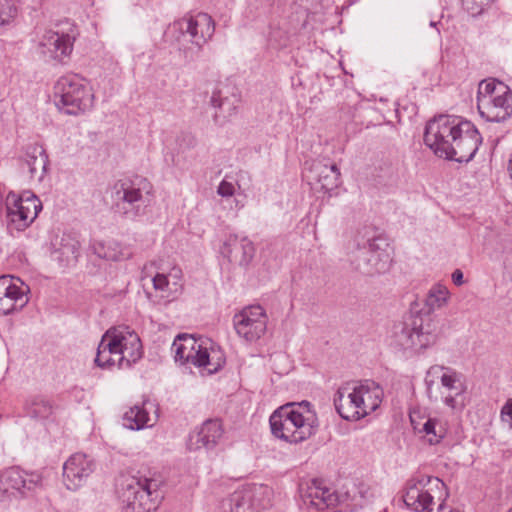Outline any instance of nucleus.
Segmentation results:
<instances>
[{
    "label": "nucleus",
    "mask_w": 512,
    "mask_h": 512,
    "mask_svg": "<svg viewBox=\"0 0 512 512\" xmlns=\"http://www.w3.org/2000/svg\"><path fill=\"white\" fill-rule=\"evenodd\" d=\"M56 253L58 254V259L64 265H73L77 262L80 255V243L69 236L63 237Z\"/></svg>",
    "instance_id": "34"
},
{
    "label": "nucleus",
    "mask_w": 512,
    "mask_h": 512,
    "mask_svg": "<svg viewBox=\"0 0 512 512\" xmlns=\"http://www.w3.org/2000/svg\"><path fill=\"white\" fill-rule=\"evenodd\" d=\"M477 108L482 118L490 122H501L512 114V93L510 95H498L491 99L477 102Z\"/></svg>",
    "instance_id": "21"
},
{
    "label": "nucleus",
    "mask_w": 512,
    "mask_h": 512,
    "mask_svg": "<svg viewBox=\"0 0 512 512\" xmlns=\"http://www.w3.org/2000/svg\"><path fill=\"white\" fill-rule=\"evenodd\" d=\"M358 386V405L359 414L364 418L374 412L381 404L383 398V389L374 381L366 380L357 384Z\"/></svg>",
    "instance_id": "25"
},
{
    "label": "nucleus",
    "mask_w": 512,
    "mask_h": 512,
    "mask_svg": "<svg viewBox=\"0 0 512 512\" xmlns=\"http://www.w3.org/2000/svg\"><path fill=\"white\" fill-rule=\"evenodd\" d=\"M389 250V243L381 236L368 238L362 243L357 240V250L353 252L351 263L364 275L382 273L391 262Z\"/></svg>",
    "instance_id": "9"
},
{
    "label": "nucleus",
    "mask_w": 512,
    "mask_h": 512,
    "mask_svg": "<svg viewBox=\"0 0 512 512\" xmlns=\"http://www.w3.org/2000/svg\"><path fill=\"white\" fill-rule=\"evenodd\" d=\"M400 341L404 348L420 351L432 345L436 341V335L432 332L430 319L421 315H412L411 322L406 323L401 331Z\"/></svg>",
    "instance_id": "15"
},
{
    "label": "nucleus",
    "mask_w": 512,
    "mask_h": 512,
    "mask_svg": "<svg viewBox=\"0 0 512 512\" xmlns=\"http://www.w3.org/2000/svg\"><path fill=\"white\" fill-rule=\"evenodd\" d=\"M306 177L310 184H319L321 190L331 191L339 185L340 170L334 163L315 160L311 163Z\"/></svg>",
    "instance_id": "20"
},
{
    "label": "nucleus",
    "mask_w": 512,
    "mask_h": 512,
    "mask_svg": "<svg viewBox=\"0 0 512 512\" xmlns=\"http://www.w3.org/2000/svg\"><path fill=\"white\" fill-rule=\"evenodd\" d=\"M42 478L36 473L27 474L18 467H10L0 471V497L3 500L24 496L40 485Z\"/></svg>",
    "instance_id": "13"
},
{
    "label": "nucleus",
    "mask_w": 512,
    "mask_h": 512,
    "mask_svg": "<svg viewBox=\"0 0 512 512\" xmlns=\"http://www.w3.org/2000/svg\"><path fill=\"white\" fill-rule=\"evenodd\" d=\"M439 509L441 510V512H462V511H459L457 509H450L448 511H445V509L443 508V504L442 503H439Z\"/></svg>",
    "instance_id": "43"
},
{
    "label": "nucleus",
    "mask_w": 512,
    "mask_h": 512,
    "mask_svg": "<svg viewBox=\"0 0 512 512\" xmlns=\"http://www.w3.org/2000/svg\"><path fill=\"white\" fill-rule=\"evenodd\" d=\"M307 497L310 499L311 505L319 510H324L333 506L337 497L330 488L322 486L321 481L313 480L311 486L308 488Z\"/></svg>",
    "instance_id": "28"
},
{
    "label": "nucleus",
    "mask_w": 512,
    "mask_h": 512,
    "mask_svg": "<svg viewBox=\"0 0 512 512\" xmlns=\"http://www.w3.org/2000/svg\"><path fill=\"white\" fill-rule=\"evenodd\" d=\"M93 251L99 258L110 261L127 260L132 256L130 248L115 240L97 242L93 245Z\"/></svg>",
    "instance_id": "27"
},
{
    "label": "nucleus",
    "mask_w": 512,
    "mask_h": 512,
    "mask_svg": "<svg viewBox=\"0 0 512 512\" xmlns=\"http://www.w3.org/2000/svg\"><path fill=\"white\" fill-rule=\"evenodd\" d=\"M152 192L151 183L143 177L122 179L113 186L114 207L117 213L134 220L145 213Z\"/></svg>",
    "instance_id": "6"
},
{
    "label": "nucleus",
    "mask_w": 512,
    "mask_h": 512,
    "mask_svg": "<svg viewBox=\"0 0 512 512\" xmlns=\"http://www.w3.org/2000/svg\"><path fill=\"white\" fill-rule=\"evenodd\" d=\"M94 469L95 463L89 455L75 453L63 465L64 484L69 490H77L86 482Z\"/></svg>",
    "instance_id": "16"
},
{
    "label": "nucleus",
    "mask_w": 512,
    "mask_h": 512,
    "mask_svg": "<svg viewBox=\"0 0 512 512\" xmlns=\"http://www.w3.org/2000/svg\"><path fill=\"white\" fill-rule=\"evenodd\" d=\"M447 496L448 492L442 480L419 474L407 481L403 501L413 511L430 512L434 500L443 504Z\"/></svg>",
    "instance_id": "8"
},
{
    "label": "nucleus",
    "mask_w": 512,
    "mask_h": 512,
    "mask_svg": "<svg viewBox=\"0 0 512 512\" xmlns=\"http://www.w3.org/2000/svg\"><path fill=\"white\" fill-rule=\"evenodd\" d=\"M210 105L217 109L213 117L217 124H223L236 112V105L230 102L227 97H222L220 90H214L212 92Z\"/></svg>",
    "instance_id": "31"
},
{
    "label": "nucleus",
    "mask_w": 512,
    "mask_h": 512,
    "mask_svg": "<svg viewBox=\"0 0 512 512\" xmlns=\"http://www.w3.org/2000/svg\"><path fill=\"white\" fill-rule=\"evenodd\" d=\"M357 384H346L340 387L334 397V405L338 414L345 420L357 421L361 419L358 405Z\"/></svg>",
    "instance_id": "19"
},
{
    "label": "nucleus",
    "mask_w": 512,
    "mask_h": 512,
    "mask_svg": "<svg viewBox=\"0 0 512 512\" xmlns=\"http://www.w3.org/2000/svg\"><path fill=\"white\" fill-rule=\"evenodd\" d=\"M271 433L290 444H299L316 434L319 421L308 401L290 402L277 408L269 418Z\"/></svg>",
    "instance_id": "2"
},
{
    "label": "nucleus",
    "mask_w": 512,
    "mask_h": 512,
    "mask_svg": "<svg viewBox=\"0 0 512 512\" xmlns=\"http://www.w3.org/2000/svg\"><path fill=\"white\" fill-rule=\"evenodd\" d=\"M220 253L230 263L246 267L255 255V247L247 236L231 233L223 239Z\"/></svg>",
    "instance_id": "17"
},
{
    "label": "nucleus",
    "mask_w": 512,
    "mask_h": 512,
    "mask_svg": "<svg viewBox=\"0 0 512 512\" xmlns=\"http://www.w3.org/2000/svg\"><path fill=\"white\" fill-rule=\"evenodd\" d=\"M160 481L153 478L132 477L124 491L127 508L131 512H151L156 509L162 495Z\"/></svg>",
    "instance_id": "10"
},
{
    "label": "nucleus",
    "mask_w": 512,
    "mask_h": 512,
    "mask_svg": "<svg viewBox=\"0 0 512 512\" xmlns=\"http://www.w3.org/2000/svg\"><path fill=\"white\" fill-rule=\"evenodd\" d=\"M448 298L449 291L445 286L441 284L434 285L425 297L421 313L427 316L430 315L436 309L443 307L447 303Z\"/></svg>",
    "instance_id": "32"
},
{
    "label": "nucleus",
    "mask_w": 512,
    "mask_h": 512,
    "mask_svg": "<svg viewBox=\"0 0 512 512\" xmlns=\"http://www.w3.org/2000/svg\"><path fill=\"white\" fill-rule=\"evenodd\" d=\"M445 393H448V394H449V392H448V391H447V392H444V393H442V394H438V395H439V400H441V401H442V397H443V395H445ZM450 395L453 397V396H454V392H451V393H450Z\"/></svg>",
    "instance_id": "44"
},
{
    "label": "nucleus",
    "mask_w": 512,
    "mask_h": 512,
    "mask_svg": "<svg viewBox=\"0 0 512 512\" xmlns=\"http://www.w3.org/2000/svg\"><path fill=\"white\" fill-rule=\"evenodd\" d=\"M147 405L153 407L148 402H144L142 406L135 405L131 407L123 416V425L131 430H139L145 426H151Z\"/></svg>",
    "instance_id": "30"
},
{
    "label": "nucleus",
    "mask_w": 512,
    "mask_h": 512,
    "mask_svg": "<svg viewBox=\"0 0 512 512\" xmlns=\"http://www.w3.org/2000/svg\"><path fill=\"white\" fill-rule=\"evenodd\" d=\"M452 280H453V283L457 286H460L464 283V280H463V273L461 270L459 269H456L453 273H452Z\"/></svg>",
    "instance_id": "42"
},
{
    "label": "nucleus",
    "mask_w": 512,
    "mask_h": 512,
    "mask_svg": "<svg viewBox=\"0 0 512 512\" xmlns=\"http://www.w3.org/2000/svg\"><path fill=\"white\" fill-rule=\"evenodd\" d=\"M172 350L176 362L191 363L209 375L218 372L225 364V357L220 348L212 344L207 347L190 335H178L172 344Z\"/></svg>",
    "instance_id": "4"
},
{
    "label": "nucleus",
    "mask_w": 512,
    "mask_h": 512,
    "mask_svg": "<svg viewBox=\"0 0 512 512\" xmlns=\"http://www.w3.org/2000/svg\"><path fill=\"white\" fill-rule=\"evenodd\" d=\"M493 1L494 0H461L463 9L473 17L482 14Z\"/></svg>",
    "instance_id": "37"
},
{
    "label": "nucleus",
    "mask_w": 512,
    "mask_h": 512,
    "mask_svg": "<svg viewBox=\"0 0 512 512\" xmlns=\"http://www.w3.org/2000/svg\"><path fill=\"white\" fill-rule=\"evenodd\" d=\"M268 316L260 305L243 308L233 317V325L239 337L247 342L259 340L267 330Z\"/></svg>",
    "instance_id": "12"
},
{
    "label": "nucleus",
    "mask_w": 512,
    "mask_h": 512,
    "mask_svg": "<svg viewBox=\"0 0 512 512\" xmlns=\"http://www.w3.org/2000/svg\"><path fill=\"white\" fill-rule=\"evenodd\" d=\"M48 158L40 146H31L27 149L21 162L22 171H27L31 179L41 181L44 178Z\"/></svg>",
    "instance_id": "26"
},
{
    "label": "nucleus",
    "mask_w": 512,
    "mask_h": 512,
    "mask_svg": "<svg viewBox=\"0 0 512 512\" xmlns=\"http://www.w3.org/2000/svg\"><path fill=\"white\" fill-rule=\"evenodd\" d=\"M424 142L439 157L461 163L475 156L482 137L470 121L440 115L427 123Z\"/></svg>",
    "instance_id": "1"
},
{
    "label": "nucleus",
    "mask_w": 512,
    "mask_h": 512,
    "mask_svg": "<svg viewBox=\"0 0 512 512\" xmlns=\"http://www.w3.org/2000/svg\"><path fill=\"white\" fill-rule=\"evenodd\" d=\"M54 99L56 106L64 113L78 115L93 107L94 94L84 78L67 74L57 80Z\"/></svg>",
    "instance_id": "7"
},
{
    "label": "nucleus",
    "mask_w": 512,
    "mask_h": 512,
    "mask_svg": "<svg viewBox=\"0 0 512 512\" xmlns=\"http://www.w3.org/2000/svg\"><path fill=\"white\" fill-rule=\"evenodd\" d=\"M263 488L257 485H247L236 490L230 496L231 512H260L261 501L258 497Z\"/></svg>",
    "instance_id": "22"
},
{
    "label": "nucleus",
    "mask_w": 512,
    "mask_h": 512,
    "mask_svg": "<svg viewBox=\"0 0 512 512\" xmlns=\"http://www.w3.org/2000/svg\"><path fill=\"white\" fill-rule=\"evenodd\" d=\"M28 416L36 419H45L52 413V405L43 397H34L25 405Z\"/></svg>",
    "instance_id": "35"
},
{
    "label": "nucleus",
    "mask_w": 512,
    "mask_h": 512,
    "mask_svg": "<svg viewBox=\"0 0 512 512\" xmlns=\"http://www.w3.org/2000/svg\"><path fill=\"white\" fill-rule=\"evenodd\" d=\"M30 289L19 278L12 276L0 277V314L8 315L21 310L29 301Z\"/></svg>",
    "instance_id": "14"
},
{
    "label": "nucleus",
    "mask_w": 512,
    "mask_h": 512,
    "mask_svg": "<svg viewBox=\"0 0 512 512\" xmlns=\"http://www.w3.org/2000/svg\"><path fill=\"white\" fill-rule=\"evenodd\" d=\"M17 15V8L12 0H0V28L9 25Z\"/></svg>",
    "instance_id": "36"
},
{
    "label": "nucleus",
    "mask_w": 512,
    "mask_h": 512,
    "mask_svg": "<svg viewBox=\"0 0 512 512\" xmlns=\"http://www.w3.org/2000/svg\"><path fill=\"white\" fill-rule=\"evenodd\" d=\"M426 393L431 401H438L439 395L444 392H454L452 397L445 393L442 402L453 410H462L465 406L466 386L461 380V375L452 368L433 365L425 377Z\"/></svg>",
    "instance_id": "5"
},
{
    "label": "nucleus",
    "mask_w": 512,
    "mask_h": 512,
    "mask_svg": "<svg viewBox=\"0 0 512 512\" xmlns=\"http://www.w3.org/2000/svg\"><path fill=\"white\" fill-rule=\"evenodd\" d=\"M510 512H512V509L510 510Z\"/></svg>",
    "instance_id": "45"
},
{
    "label": "nucleus",
    "mask_w": 512,
    "mask_h": 512,
    "mask_svg": "<svg viewBox=\"0 0 512 512\" xmlns=\"http://www.w3.org/2000/svg\"><path fill=\"white\" fill-rule=\"evenodd\" d=\"M356 494L363 500H370L375 496L374 490L365 483H360L356 487Z\"/></svg>",
    "instance_id": "39"
},
{
    "label": "nucleus",
    "mask_w": 512,
    "mask_h": 512,
    "mask_svg": "<svg viewBox=\"0 0 512 512\" xmlns=\"http://www.w3.org/2000/svg\"><path fill=\"white\" fill-rule=\"evenodd\" d=\"M217 193L222 197H231L235 193L234 185L226 180H222L217 188Z\"/></svg>",
    "instance_id": "40"
},
{
    "label": "nucleus",
    "mask_w": 512,
    "mask_h": 512,
    "mask_svg": "<svg viewBox=\"0 0 512 512\" xmlns=\"http://www.w3.org/2000/svg\"><path fill=\"white\" fill-rule=\"evenodd\" d=\"M73 41L74 38L69 34L47 31L43 35L40 45L44 49V53H49L53 59L62 61L72 52Z\"/></svg>",
    "instance_id": "24"
},
{
    "label": "nucleus",
    "mask_w": 512,
    "mask_h": 512,
    "mask_svg": "<svg viewBox=\"0 0 512 512\" xmlns=\"http://www.w3.org/2000/svg\"><path fill=\"white\" fill-rule=\"evenodd\" d=\"M510 88L496 79H486L479 83L477 102L484 99H491L498 95H510Z\"/></svg>",
    "instance_id": "33"
},
{
    "label": "nucleus",
    "mask_w": 512,
    "mask_h": 512,
    "mask_svg": "<svg viewBox=\"0 0 512 512\" xmlns=\"http://www.w3.org/2000/svg\"><path fill=\"white\" fill-rule=\"evenodd\" d=\"M176 25L183 34L190 37L191 43L201 48L214 34L213 19L206 13L184 17Z\"/></svg>",
    "instance_id": "18"
},
{
    "label": "nucleus",
    "mask_w": 512,
    "mask_h": 512,
    "mask_svg": "<svg viewBox=\"0 0 512 512\" xmlns=\"http://www.w3.org/2000/svg\"><path fill=\"white\" fill-rule=\"evenodd\" d=\"M153 286L156 290L160 291H172L170 281L164 274H156L153 278Z\"/></svg>",
    "instance_id": "38"
},
{
    "label": "nucleus",
    "mask_w": 512,
    "mask_h": 512,
    "mask_svg": "<svg viewBox=\"0 0 512 512\" xmlns=\"http://www.w3.org/2000/svg\"><path fill=\"white\" fill-rule=\"evenodd\" d=\"M222 434L223 429L218 420H207L197 432L190 435L188 448L190 450L210 449L217 444Z\"/></svg>",
    "instance_id": "23"
},
{
    "label": "nucleus",
    "mask_w": 512,
    "mask_h": 512,
    "mask_svg": "<svg viewBox=\"0 0 512 512\" xmlns=\"http://www.w3.org/2000/svg\"><path fill=\"white\" fill-rule=\"evenodd\" d=\"M501 419L504 422L509 423L512 428V400L507 401L501 409Z\"/></svg>",
    "instance_id": "41"
},
{
    "label": "nucleus",
    "mask_w": 512,
    "mask_h": 512,
    "mask_svg": "<svg viewBox=\"0 0 512 512\" xmlns=\"http://www.w3.org/2000/svg\"><path fill=\"white\" fill-rule=\"evenodd\" d=\"M411 424L413 429L423 434V436L427 439L430 444H437L444 438L446 434V428L436 418H428L423 424H420L415 421V419L410 416Z\"/></svg>",
    "instance_id": "29"
},
{
    "label": "nucleus",
    "mask_w": 512,
    "mask_h": 512,
    "mask_svg": "<svg viewBox=\"0 0 512 512\" xmlns=\"http://www.w3.org/2000/svg\"><path fill=\"white\" fill-rule=\"evenodd\" d=\"M7 216L10 223L18 230L27 228L42 209V203L31 192L21 195L10 192L6 197Z\"/></svg>",
    "instance_id": "11"
},
{
    "label": "nucleus",
    "mask_w": 512,
    "mask_h": 512,
    "mask_svg": "<svg viewBox=\"0 0 512 512\" xmlns=\"http://www.w3.org/2000/svg\"><path fill=\"white\" fill-rule=\"evenodd\" d=\"M138 334L128 326L110 328L98 345L95 363L102 368H128L142 357Z\"/></svg>",
    "instance_id": "3"
}]
</instances>
